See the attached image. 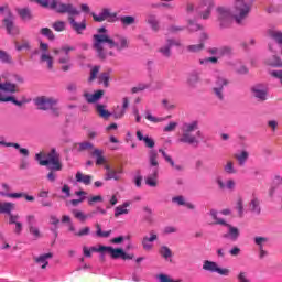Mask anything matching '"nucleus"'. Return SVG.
Returning <instances> with one entry per match:
<instances>
[{"label":"nucleus","instance_id":"1","mask_svg":"<svg viewBox=\"0 0 282 282\" xmlns=\"http://www.w3.org/2000/svg\"><path fill=\"white\" fill-rule=\"evenodd\" d=\"M105 45H108L109 50L115 47L117 52H122L129 50V39L120 34H115L112 37L109 34L93 35V47L100 61H107V56H116L113 51L108 52Z\"/></svg>","mask_w":282,"mask_h":282},{"label":"nucleus","instance_id":"2","mask_svg":"<svg viewBox=\"0 0 282 282\" xmlns=\"http://www.w3.org/2000/svg\"><path fill=\"white\" fill-rule=\"evenodd\" d=\"M183 134L180 142L185 144H192L194 147L199 145V140L203 139L202 131L199 130V123L197 121H192L189 123H184L182 128Z\"/></svg>","mask_w":282,"mask_h":282},{"label":"nucleus","instance_id":"3","mask_svg":"<svg viewBox=\"0 0 282 282\" xmlns=\"http://www.w3.org/2000/svg\"><path fill=\"white\" fill-rule=\"evenodd\" d=\"M252 10V4L246 2L245 0H236L232 7V17L238 25H241Z\"/></svg>","mask_w":282,"mask_h":282},{"label":"nucleus","instance_id":"4","mask_svg":"<svg viewBox=\"0 0 282 282\" xmlns=\"http://www.w3.org/2000/svg\"><path fill=\"white\" fill-rule=\"evenodd\" d=\"M76 50L74 46H62L61 48H54L53 53L56 56H59L58 63L62 72H69L72 69V57L69 56V52H74Z\"/></svg>","mask_w":282,"mask_h":282},{"label":"nucleus","instance_id":"5","mask_svg":"<svg viewBox=\"0 0 282 282\" xmlns=\"http://www.w3.org/2000/svg\"><path fill=\"white\" fill-rule=\"evenodd\" d=\"M51 10H55L57 14H68V17H78L80 11L73 3H65L58 0H52Z\"/></svg>","mask_w":282,"mask_h":282},{"label":"nucleus","instance_id":"6","mask_svg":"<svg viewBox=\"0 0 282 282\" xmlns=\"http://www.w3.org/2000/svg\"><path fill=\"white\" fill-rule=\"evenodd\" d=\"M17 208L14 203L10 202H0V215H8L9 216V224H19L20 216L19 214H12V210Z\"/></svg>","mask_w":282,"mask_h":282},{"label":"nucleus","instance_id":"7","mask_svg":"<svg viewBox=\"0 0 282 282\" xmlns=\"http://www.w3.org/2000/svg\"><path fill=\"white\" fill-rule=\"evenodd\" d=\"M91 17L96 23H102V21H108V23H116V21H118V13L111 12V9L109 8L101 9L99 15L93 12Z\"/></svg>","mask_w":282,"mask_h":282},{"label":"nucleus","instance_id":"8","mask_svg":"<svg viewBox=\"0 0 282 282\" xmlns=\"http://www.w3.org/2000/svg\"><path fill=\"white\" fill-rule=\"evenodd\" d=\"M57 100L52 97L41 96L34 99V104L36 105L40 111H48L52 107L57 105Z\"/></svg>","mask_w":282,"mask_h":282},{"label":"nucleus","instance_id":"9","mask_svg":"<svg viewBox=\"0 0 282 282\" xmlns=\"http://www.w3.org/2000/svg\"><path fill=\"white\" fill-rule=\"evenodd\" d=\"M203 270H205V272H216L217 274H220V276H228V274H230L229 269H221L217 262L210 260H205L203 262Z\"/></svg>","mask_w":282,"mask_h":282},{"label":"nucleus","instance_id":"10","mask_svg":"<svg viewBox=\"0 0 282 282\" xmlns=\"http://www.w3.org/2000/svg\"><path fill=\"white\" fill-rule=\"evenodd\" d=\"M217 12L221 28H228V25L232 23V19H235V17L232 15V11L230 12V9L220 7L217 9Z\"/></svg>","mask_w":282,"mask_h":282},{"label":"nucleus","instance_id":"11","mask_svg":"<svg viewBox=\"0 0 282 282\" xmlns=\"http://www.w3.org/2000/svg\"><path fill=\"white\" fill-rule=\"evenodd\" d=\"M230 80L224 76H218L216 78V86L213 88V94L218 98V100H224V87H228Z\"/></svg>","mask_w":282,"mask_h":282},{"label":"nucleus","instance_id":"12","mask_svg":"<svg viewBox=\"0 0 282 282\" xmlns=\"http://www.w3.org/2000/svg\"><path fill=\"white\" fill-rule=\"evenodd\" d=\"M251 93L253 98H256L258 102H265V100H268V87L261 84L254 85L251 88Z\"/></svg>","mask_w":282,"mask_h":282},{"label":"nucleus","instance_id":"13","mask_svg":"<svg viewBox=\"0 0 282 282\" xmlns=\"http://www.w3.org/2000/svg\"><path fill=\"white\" fill-rule=\"evenodd\" d=\"M26 225H28L30 235H32V237L34 239H41V237H42L41 229H39V227H36V216L28 215L26 216Z\"/></svg>","mask_w":282,"mask_h":282},{"label":"nucleus","instance_id":"14","mask_svg":"<svg viewBox=\"0 0 282 282\" xmlns=\"http://www.w3.org/2000/svg\"><path fill=\"white\" fill-rule=\"evenodd\" d=\"M40 50L44 52L40 57L41 63H47L48 69H53L54 58L51 55H47V53H45L50 50V45H47V43L40 42Z\"/></svg>","mask_w":282,"mask_h":282},{"label":"nucleus","instance_id":"15","mask_svg":"<svg viewBox=\"0 0 282 282\" xmlns=\"http://www.w3.org/2000/svg\"><path fill=\"white\" fill-rule=\"evenodd\" d=\"M3 23L8 34H11L12 36H17V34H19V28L14 25V15H12V12H9V17L4 18Z\"/></svg>","mask_w":282,"mask_h":282},{"label":"nucleus","instance_id":"16","mask_svg":"<svg viewBox=\"0 0 282 282\" xmlns=\"http://www.w3.org/2000/svg\"><path fill=\"white\" fill-rule=\"evenodd\" d=\"M98 252H108L111 259H122V254H124V249L122 248L113 249V247L101 246L99 247Z\"/></svg>","mask_w":282,"mask_h":282},{"label":"nucleus","instance_id":"17","mask_svg":"<svg viewBox=\"0 0 282 282\" xmlns=\"http://www.w3.org/2000/svg\"><path fill=\"white\" fill-rule=\"evenodd\" d=\"M68 23L76 34H83L87 30V21L83 20L80 23L76 22L73 17H68Z\"/></svg>","mask_w":282,"mask_h":282},{"label":"nucleus","instance_id":"18","mask_svg":"<svg viewBox=\"0 0 282 282\" xmlns=\"http://www.w3.org/2000/svg\"><path fill=\"white\" fill-rule=\"evenodd\" d=\"M1 197H9L10 199H21V197H24L26 202H34V196H30L25 193H7V192H0Z\"/></svg>","mask_w":282,"mask_h":282},{"label":"nucleus","instance_id":"19","mask_svg":"<svg viewBox=\"0 0 282 282\" xmlns=\"http://www.w3.org/2000/svg\"><path fill=\"white\" fill-rule=\"evenodd\" d=\"M102 96H105V90H97L95 94H89L87 91L84 93V98L86 102H88L89 105H94V102H98V100H100Z\"/></svg>","mask_w":282,"mask_h":282},{"label":"nucleus","instance_id":"20","mask_svg":"<svg viewBox=\"0 0 282 282\" xmlns=\"http://www.w3.org/2000/svg\"><path fill=\"white\" fill-rule=\"evenodd\" d=\"M224 226L228 228V232L223 236L224 239H230L231 241H237L239 239V228L232 227V225L228 223H226V225Z\"/></svg>","mask_w":282,"mask_h":282},{"label":"nucleus","instance_id":"21","mask_svg":"<svg viewBox=\"0 0 282 282\" xmlns=\"http://www.w3.org/2000/svg\"><path fill=\"white\" fill-rule=\"evenodd\" d=\"M94 148H95L94 143L89 141H84V142L74 144V149L77 151V153H85V152L91 153Z\"/></svg>","mask_w":282,"mask_h":282},{"label":"nucleus","instance_id":"22","mask_svg":"<svg viewBox=\"0 0 282 282\" xmlns=\"http://www.w3.org/2000/svg\"><path fill=\"white\" fill-rule=\"evenodd\" d=\"M250 212L253 213V215H261V200L257 196H252L250 203H249Z\"/></svg>","mask_w":282,"mask_h":282},{"label":"nucleus","instance_id":"23","mask_svg":"<svg viewBox=\"0 0 282 282\" xmlns=\"http://www.w3.org/2000/svg\"><path fill=\"white\" fill-rule=\"evenodd\" d=\"M45 161H40V166H50L51 162H54L56 160H61V154L56 153V149L53 148L51 152L46 155Z\"/></svg>","mask_w":282,"mask_h":282},{"label":"nucleus","instance_id":"24","mask_svg":"<svg viewBox=\"0 0 282 282\" xmlns=\"http://www.w3.org/2000/svg\"><path fill=\"white\" fill-rule=\"evenodd\" d=\"M53 257L54 254L52 253H44L42 256H39L37 258H34V261L35 263H37V265L41 267L42 270H45V268H47V265L50 264L47 259H52Z\"/></svg>","mask_w":282,"mask_h":282},{"label":"nucleus","instance_id":"25","mask_svg":"<svg viewBox=\"0 0 282 282\" xmlns=\"http://www.w3.org/2000/svg\"><path fill=\"white\" fill-rule=\"evenodd\" d=\"M105 169H106V174H105L106 182H108L109 180H115L116 182H118L120 180V175H118V172H116V170L111 169V165L106 164Z\"/></svg>","mask_w":282,"mask_h":282},{"label":"nucleus","instance_id":"26","mask_svg":"<svg viewBox=\"0 0 282 282\" xmlns=\"http://www.w3.org/2000/svg\"><path fill=\"white\" fill-rule=\"evenodd\" d=\"M267 34L269 39H272L273 41H275L278 45H282V31H279L276 29H269L267 31Z\"/></svg>","mask_w":282,"mask_h":282},{"label":"nucleus","instance_id":"27","mask_svg":"<svg viewBox=\"0 0 282 282\" xmlns=\"http://www.w3.org/2000/svg\"><path fill=\"white\" fill-rule=\"evenodd\" d=\"M158 173H159V170L153 169L152 173L147 176L145 184L148 186H151L152 188H155V186H158Z\"/></svg>","mask_w":282,"mask_h":282},{"label":"nucleus","instance_id":"28","mask_svg":"<svg viewBox=\"0 0 282 282\" xmlns=\"http://www.w3.org/2000/svg\"><path fill=\"white\" fill-rule=\"evenodd\" d=\"M147 23L152 28L153 32H160V20L155 14H148Z\"/></svg>","mask_w":282,"mask_h":282},{"label":"nucleus","instance_id":"29","mask_svg":"<svg viewBox=\"0 0 282 282\" xmlns=\"http://www.w3.org/2000/svg\"><path fill=\"white\" fill-rule=\"evenodd\" d=\"M75 180L76 182L85 184V186H89V184H91V181L94 180V176L85 175L83 174V172H77L75 175Z\"/></svg>","mask_w":282,"mask_h":282},{"label":"nucleus","instance_id":"30","mask_svg":"<svg viewBox=\"0 0 282 282\" xmlns=\"http://www.w3.org/2000/svg\"><path fill=\"white\" fill-rule=\"evenodd\" d=\"M204 6H206V1L200 2L198 14H200L202 19L204 20L210 19V12H213V6L207 4L204 12H202V8H204Z\"/></svg>","mask_w":282,"mask_h":282},{"label":"nucleus","instance_id":"31","mask_svg":"<svg viewBox=\"0 0 282 282\" xmlns=\"http://www.w3.org/2000/svg\"><path fill=\"white\" fill-rule=\"evenodd\" d=\"M234 158L237 160L240 166H246V162H248V158H250V153L248 151L242 150L240 153L235 154Z\"/></svg>","mask_w":282,"mask_h":282},{"label":"nucleus","instance_id":"32","mask_svg":"<svg viewBox=\"0 0 282 282\" xmlns=\"http://www.w3.org/2000/svg\"><path fill=\"white\" fill-rule=\"evenodd\" d=\"M159 153L162 154V156L164 158L165 162L170 163L172 169H175V171H182V165L175 164V161H173V159L171 158V155H169L166 153V151L160 149Z\"/></svg>","mask_w":282,"mask_h":282},{"label":"nucleus","instance_id":"33","mask_svg":"<svg viewBox=\"0 0 282 282\" xmlns=\"http://www.w3.org/2000/svg\"><path fill=\"white\" fill-rule=\"evenodd\" d=\"M129 202L123 203L122 205H119L115 208V217H120V215H129Z\"/></svg>","mask_w":282,"mask_h":282},{"label":"nucleus","instance_id":"34","mask_svg":"<svg viewBox=\"0 0 282 282\" xmlns=\"http://www.w3.org/2000/svg\"><path fill=\"white\" fill-rule=\"evenodd\" d=\"M197 83H199V73L197 72H192L188 76H187V85L188 87H197Z\"/></svg>","mask_w":282,"mask_h":282},{"label":"nucleus","instance_id":"35","mask_svg":"<svg viewBox=\"0 0 282 282\" xmlns=\"http://www.w3.org/2000/svg\"><path fill=\"white\" fill-rule=\"evenodd\" d=\"M96 112L98 113V116L100 118H109L111 116V112H109V110H106V106L102 104H97L96 105Z\"/></svg>","mask_w":282,"mask_h":282},{"label":"nucleus","instance_id":"36","mask_svg":"<svg viewBox=\"0 0 282 282\" xmlns=\"http://www.w3.org/2000/svg\"><path fill=\"white\" fill-rule=\"evenodd\" d=\"M119 21H120L121 25H123V28H127L129 25H134L135 17H133V15H122L121 18H119Z\"/></svg>","mask_w":282,"mask_h":282},{"label":"nucleus","instance_id":"37","mask_svg":"<svg viewBox=\"0 0 282 282\" xmlns=\"http://www.w3.org/2000/svg\"><path fill=\"white\" fill-rule=\"evenodd\" d=\"M1 90L8 91L9 94H17V91H19V89H17V84H12L10 82L1 84Z\"/></svg>","mask_w":282,"mask_h":282},{"label":"nucleus","instance_id":"38","mask_svg":"<svg viewBox=\"0 0 282 282\" xmlns=\"http://www.w3.org/2000/svg\"><path fill=\"white\" fill-rule=\"evenodd\" d=\"M150 166L159 170L160 163L158 162V151L151 150L149 153Z\"/></svg>","mask_w":282,"mask_h":282},{"label":"nucleus","instance_id":"39","mask_svg":"<svg viewBox=\"0 0 282 282\" xmlns=\"http://www.w3.org/2000/svg\"><path fill=\"white\" fill-rule=\"evenodd\" d=\"M167 118H171V116H167L165 118H158L154 117L150 110H145V119H148L149 122H153L154 124H158V122H164V120H167Z\"/></svg>","mask_w":282,"mask_h":282},{"label":"nucleus","instance_id":"40","mask_svg":"<svg viewBox=\"0 0 282 282\" xmlns=\"http://www.w3.org/2000/svg\"><path fill=\"white\" fill-rule=\"evenodd\" d=\"M111 68L99 75V83H104L105 87H109V78H111Z\"/></svg>","mask_w":282,"mask_h":282},{"label":"nucleus","instance_id":"41","mask_svg":"<svg viewBox=\"0 0 282 282\" xmlns=\"http://www.w3.org/2000/svg\"><path fill=\"white\" fill-rule=\"evenodd\" d=\"M124 113H127V110L120 106H117L111 116H113L116 120H120L121 118H124Z\"/></svg>","mask_w":282,"mask_h":282},{"label":"nucleus","instance_id":"42","mask_svg":"<svg viewBox=\"0 0 282 282\" xmlns=\"http://www.w3.org/2000/svg\"><path fill=\"white\" fill-rule=\"evenodd\" d=\"M209 215L214 219L215 225L226 226V220L217 217L218 213L216 209H210Z\"/></svg>","mask_w":282,"mask_h":282},{"label":"nucleus","instance_id":"43","mask_svg":"<svg viewBox=\"0 0 282 282\" xmlns=\"http://www.w3.org/2000/svg\"><path fill=\"white\" fill-rule=\"evenodd\" d=\"M40 33L42 34V36H45L46 39H48V41H54L56 39V36L54 35V32L50 28H42L40 30Z\"/></svg>","mask_w":282,"mask_h":282},{"label":"nucleus","instance_id":"44","mask_svg":"<svg viewBox=\"0 0 282 282\" xmlns=\"http://www.w3.org/2000/svg\"><path fill=\"white\" fill-rule=\"evenodd\" d=\"M224 171L228 175H236L237 170L235 169V163L232 161H227V163L224 166Z\"/></svg>","mask_w":282,"mask_h":282},{"label":"nucleus","instance_id":"45","mask_svg":"<svg viewBox=\"0 0 282 282\" xmlns=\"http://www.w3.org/2000/svg\"><path fill=\"white\" fill-rule=\"evenodd\" d=\"M267 65H270L271 67H282L281 57L274 55L272 58L267 59Z\"/></svg>","mask_w":282,"mask_h":282},{"label":"nucleus","instance_id":"46","mask_svg":"<svg viewBox=\"0 0 282 282\" xmlns=\"http://www.w3.org/2000/svg\"><path fill=\"white\" fill-rule=\"evenodd\" d=\"M18 14L23 19V21H30V19H32V13L28 8L18 9Z\"/></svg>","mask_w":282,"mask_h":282},{"label":"nucleus","instance_id":"47","mask_svg":"<svg viewBox=\"0 0 282 282\" xmlns=\"http://www.w3.org/2000/svg\"><path fill=\"white\" fill-rule=\"evenodd\" d=\"M48 166L50 171H63V163H61V159H57L55 161H51Z\"/></svg>","mask_w":282,"mask_h":282},{"label":"nucleus","instance_id":"48","mask_svg":"<svg viewBox=\"0 0 282 282\" xmlns=\"http://www.w3.org/2000/svg\"><path fill=\"white\" fill-rule=\"evenodd\" d=\"M0 102H12L13 105H17V107L23 106V101L17 100L13 96L0 97Z\"/></svg>","mask_w":282,"mask_h":282},{"label":"nucleus","instance_id":"49","mask_svg":"<svg viewBox=\"0 0 282 282\" xmlns=\"http://www.w3.org/2000/svg\"><path fill=\"white\" fill-rule=\"evenodd\" d=\"M0 61L1 63H7L8 65H11L12 56L8 52L0 50Z\"/></svg>","mask_w":282,"mask_h":282},{"label":"nucleus","instance_id":"50","mask_svg":"<svg viewBox=\"0 0 282 282\" xmlns=\"http://www.w3.org/2000/svg\"><path fill=\"white\" fill-rule=\"evenodd\" d=\"M73 215L75 219H78L82 221V224H85L87 221V214L83 213L82 210L74 209Z\"/></svg>","mask_w":282,"mask_h":282},{"label":"nucleus","instance_id":"51","mask_svg":"<svg viewBox=\"0 0 282 282\" xmlns=\"http://www.w3.org/2000/svg\"><path fill=\"white\" fill-rule=\"evenodd\" d=\"M160 254L163 257V259H171V257H173V252L166 246L161 247Z\"/></svg>","mask_w":282,"mask_h":282},{"label":"nucleus","instance_id":"52","mask_svg":"<svg viewBox=\"0 0 282 282\" xmlns=\"http://www.w3.org/2000/svg\"><path fill=\"white\" fill-rule=\"evenodd\" d=\"M236 210L239 217H243V198L239 197L236 202Z\"/></svg>","mask_w":282,"mask_h":282},{"label":"nucleus","instance_id":"53","mask_svg":"<svg viewBox=\"0 0 282 282\" xmlns=\"http://www.w3.org/2000/svg\"><path fill=\"white\" fill-rule=\"evenodd\" d=\"M159 53L164 56V58H171V48L165 44L164 46L159 48Z\"/></svg>","mask_w":282,"mask_h":282},{"label":"nucleus","instance_id":"54","mask_svg":"<svg viewBox=\"0 0 282 282\" xmlns=\"http://www.w3.org/2000/svg\"><path fill=\"white\" fill-rule=\"evenodd\" d=\"M202 50H204V43L203 42H200L199 44H194V45H188L187 46V51L193 52V53L202 52Z\"/></svg>","mask_w":282,"mask_h":282},{"label":"nucleus","instance_id":"55","mask_svg":"<svg viewBox=\"0 0 282 282\" xmlns=\"http://www.w3.org/2000/svg\"><path fill=\"white\" fill-rule=\"evenodd\" d=\"M55 32H65V23L63 21H56L52 24Z\"/></svg>","mask_w":282,"mask_h":282},{"label":"nucleus","instance_id":"56","mask_svg":"<svg viewBox=\"0 0 282 282\" xmlns=\"http://www.w3.org/2000/svg\"><path fill=\"white\" fill-rule=\"evenodd\" d=\"M218 48H219V56H229V54H232L231 46H220Z\"/></svg>","mask_w":282,"mask_h":282},{"label":"nucleus","instance_id":"57","mask_svg":"<svg viewBox=\"0 0 282 282\" xmlns=\"http://www.w3.org/2000/svg\"><path fill=\"white\" fill-rule=\"evenodd\" d=\"M100 72V66H94L90 70V77H89V82H94L96 80V78H98V73Z\"/></svg>","mask_w":282,"mask_h":282},{"label":"nucleus","instance_id":"58","mask_svg":"<svg viewBox=\"0 0 282 282\" xmlns=\"http://www.w3.org/2000/svg\"><path fill=\"white\" fill-rule=\"evenodd\" d=\"M142 241H148L149 243H153V241H158V234L155 231H150V237L144 236Z\"/></svg>","mask_w":282,"mask_h":282},{"label":"nucleus","instance_id":"59","mask_svg":"<svg viewBox=\"0 0 282 282\" xmlns=\"http://www.w3.org/2000/svg\"><path fill=\"white\" fill-rule=\"evenodd\" d=\"M15 50H18V52H21L23 50H30V42L29 41H22L21 44L15 43Z\"/></svg>","mask_w":282,"mask_h":282},{"label":"nucleus","instance_id":"60","mask_svg":"<svg viewBox=\"0 0 282 282\" xmlns=\"http://www.w3.org/2000/svg\"><path fill=\"white\" fill-rule=\"evenodd\" d=\"M144 89H149V84H139L138 86L131 89L132 94H138L140 91H144Z\"/></svg>","mask_w":282,"mask_h":282},{"label":"nucleus","instance_id":"61","mask_svg":"<svg viewBox=\"0 0 282 282\" xmlns=\"http://www.w3.org/2000/svg\"><path fill=\"white\" fill-rule=\"evenodd\" d=\"M91 232V229L89 227H84L79 231H75V237H85Z\"/></svg>","mask_w":282,"mask_h":282},{"label":"nucleus","instance_id":"62","mask_svg":"<svg viewBox=\"0 0 282 282\" xmlns=\"http://www.w3.org/2000/svg\"><path fill=\"white\" fill-rule=\"evenodd\" d=\"M177 129V122H170L167 126L164 127L163 131L165 133H171V131H175Z\"/></svg>","mask_w":282,"mask_h":282},{"label":"nucleus","instance_id":"63","mask_svg":"<svg viewBox=\"0 0 282 282\" xmlns=\"http://www.w3.org/2000/svg\"><path fill=\"white\" fill-rule=\"evenodd\" d=\"M105 151L98 149V148H94L93 151L90 152V155L93 158H96V160H98L101 155H104Z\"/></svg>","mask_w":282,"mask_h":282},{"label":"nucleus","instance_id":"64","mask_svg":"<svg viewBox=\"0 0 282 282\" xmlns=\"http://www.w3.org/2000/svg\"><path fill=\"white\" fill-rule=\"evenodd\" d=\"M159 280H160V282H182V280H173V279L169 278V275H166V274H160Z\"/></svg>","mask_w":282,"mask_h":282}]
</instances>
